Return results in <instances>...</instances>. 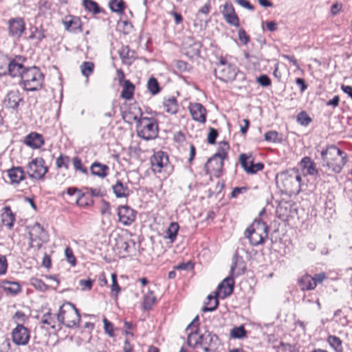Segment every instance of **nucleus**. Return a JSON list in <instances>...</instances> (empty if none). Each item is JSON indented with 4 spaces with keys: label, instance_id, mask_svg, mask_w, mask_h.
<instances>
[{
    "label": "nucleus",
    "instance_id": "1",
    "mask_svg": "<svg viewBox=\"0 0 352 352\" xmlns=\"http://www.w3.org/2000/svg\"><path fill=\"white\" fill-rule=\"evenodd\" d=\"M320 155L322 165L336 173L341 172L347 161L346 153L334 145L327 146Z\"/></svg>",
    "mask_w": 352,
    "mask_h": 352
},
{
    "label": "nucleus",
    "instance_id": "2",
    "mask_svg": "<svg viewBox=\"0 0 352 352\" xmlns=\"http://www.w3.org/2000/svg\"><path fill=\"white\" fill-rule=\"evenodd\" d=\"M276 182L280 190L287 195L298 194L303 185L300 174L294 169L277 174Z\"/></svg>",
    "mask_w": 352,
    "mask_h": 352
},
{
    "label": "nucleus",
    "instance_id": "3",
    "mask_svg": "<svg viewBox=\"0 0 352 352\" xmlns=\"http://www.w3.org/2000/svg\"><path fill=\"white\" fill-rule=\"evenodd\" d=\"M245 236L253 246L263 244L268 236V226L262 220L256 219L245 230Z\"/></svg>",
    "mask_w": 352,
    "mask_h": 352
},
{
    "label": "nucleus",
    "instance_id": "4",
    "mask_svg": "<svg viewBox=\"0 0 352 352\" xmlns=\"http://www.w3.org/2000/svg\"><path fill=\"white\" fill-rule=\"evenodd\" d=\"M80 320L78 310L71 302H65L59 309L57 314L58 325L65 324L67 327H73L78 324Z\"/></svg>",
    "mask_w": 352,
    "mask_h": 352
},
{
    "label": "nucleus",
    "instance_id": "5",
    "mask_svg": "<svg viewBox=\"0 0 352 352\" xmlns=\"http://www.w3.org/2000/svg\"><path fill=\"white\" fill-rule=\"evenodd\" d=\"M44 76L37 67L25 68L22 73L21 81L23 87L29 91H36L42 87Z\"/></svg>",
    "mask_w": 352,
    "mask_h": 352
},
{
    "label": "nucleus",
    "instance_id": "6",
    "mask_svg": "<svg viewBox=\"0 0 352 352\" xmlns=\"http://www.w3.org/2000/svg\"><path fill=\"white\" fill-rule=\"evenodd\" d=\"M138 135L146 140H153L158 135V124L153 118L140 117L136 124Z\"/></svg>",
    "mask_w": 352,
    "mask_h": 352
},
{
    "label": "nucleus",
    "instance_id": "7",
    "mask_svg": "<svg viewBox=\"0 0 352 352\" xmlns=\"http://www.w3.org/2000/svg\"><path fill=\"white\" fill-rule=\"evenodd\" d=\"M238 69L235 65L221 59L214 69L216 76L222 81L230 82L235 79Z\"/></svg>",
    "mask_w": 352,
    "mask_h": 352
},
{
    "label": "nucleus",
    "instance_id": "8",
    "mask_svg": "<svg viewBox=\"0 0 352 352\" xmlns=\"http://www.w3.org/2000/svg\"><path fill=\"white\" fill-rule=\"evenodd\" d=\"M28 174L30 178L42 179L48 171L45 165V160L42 157H36L30 162L27 166Z\"/></svg>",
    "mask_w": 352,
    "mask_h": 352
},
{
    "label": "nucleus",
    "instance_id": "9",
    "mask_svg": "<svg viewBox=\"0 0 352 352\" xmlns=\"http://www.w3.org/2000/svg\"><path fill=\"white\" fill-rule=\"evenodd\" d=\"M168 157L163 151L155 152L151 157V168L154 173L165 171L168 166Z\"/></svg>",
    "mask_w": 352,
    "mask_h": 352
},
{
    "label": "nucleus",
    "instance_id": "10",
    "mask_svg": "<svg viewBox=\"0 0 352 352\" xmlns=\"http://www.w3.org/2000/svg\"><path fill=\"white\" fill-rule=\"evenodd\" d=\"M236 263H234L230 267V276L226 277L218 286V291L219 295L222 294V298H226L229 296L234 289V281L233 279V274Z\"/></svg>",
    "mask_w": 352,
    "mask_h": 352
},
{
    "label": "nucleus",
    "instance_id": "11",
    "mask_svg": "<svg viewBox=\"0 0 352 352\" xmlns=\"http://www.w3.org/2000/svg\"><path fill=\"white\" fill-rule=\"evenodd\" d=\"M116 247L119 250V253L123 254V257L135 252V241L131 239H124L121 236L116 239Z\"/></svg>",
    "mask_w": 352,
    "mask_h": 352
},
{
    "label": "nucleus",
    "instance_id": "12",
    "mask_svg": "<svg viewBox=\"0 0 352 352\" xmlns=\"http://www.w3.org/2000/svg\"><path fill=\"white\" fill-rule=\"evenodd\" d=\"M230 146L227 142H221L219 144L217 153L208 159V164L210 166L213 162L218 161L217 170H219L221 166H223V160L228 158V151Z\"/></svg>",
    "mask_w": 352,
    "mask_h": 352
},
{
    "label": "nucleus",
    "instance_id": "13",
    "mask_svg": "<svg viewBox=\"0 0 352 352\" xmlns=\"http://www.w3.org/2000/svg\"><path fill=\"white\" fill-rule=\"evenodd\" d=\"M12 341L16 345H25L30 340V331L23 324H18L12 332Z\"/></svg>",
    "mask_w": 352,
    "mask_h": 352
},
{
    "label": "nucleus",
    "instance_id": "14",
    "mask_svg": "<svg viewBox=\"0 0 352 352\" xmlns=\"http://www.w3.org/2000/svg\"><path fill=\"white\" fill-rule=\"evenodd\" d=\"M239 161L241 166L248 174H255L257 172L262 170L264 168L263 164H254L252 160H251V157L248 156L244 153L239 155Z\"/></svg>",
    "mask_w": 352,
    "mask_h": 352
},
{
    "label": "nucleus",
    "instance_id": "15",
    "mask_svg": "<svg viewBox=\"0 0 352 352\" xmlns=\"http://www.w3.org/2000/svg\"><path fill=\"white\" fill-rule=\"evenodd\" d=\"M219 344L218 336L210 331H206L202 334L201 346L206 352H215Z\"/></svg>",
    "mask_w": 352,
    "mask_h": 352
},
{
    "label": "nucleus",
    "instance_id": "16",
    "mask_svg": "<svg viewBox=\"0 0 352 352\" xmlns=\"http://www.w3.org/2000/svg\"><path fill=\"white\" fill-rule=\"evenodd\" d=\"M45 236V232L43 226L38 223H35L30 233V246L40 248Z\"/></svg>",
    "mask_w": 352,
    "mask_h": 352
},
{
    "label": "nucleus",
    "instance_id": "17",
    "mask_svg": "<svg viewBox=\"0 0 352 352\" xmlns=\"http://www.w3.org/2000/svg\"><path fill=\"white\" fill-rule=\"evenodd\" d=\"M25 30V23L22 18L16 17L9 20L8 32L10 36L19 38Z\"/></svg>",
    "mask_w": 352,
    "mask_h": 352
},
{
    "label": "nucleus",
    "instance_id": "18",
    "mask_svg": "<svg viewBox=\"0 0 352 352\" xmlns=\"http://www.w3.org/2000/svg\"><path fill=\"white\" fill-rule=\"evenodd\" d=\"M189 111L192 119L204 124L206 121V109L201 103H193L189 105Z\"/></svg>",
    "mask_w": 352,
    "mask_h": 352
},
{
    "label": "nucleus",
    "instance_id": "19",
    "mask_svg": "<svg viewBox=\"0 0 352 352\" xmlns=\"http://www.w3.org/2000/svg\"><path fill=\"white\" fill-rule=\"evenodd\" d=\"M119 221L125 226L130 225L135 219V212L128 206H122L118 209Z\"/></svg>",
    "mask_w": 352,
    "mask_h": 352
},
{
    "label": "nucleus",
    "instance_id": "20",
    "mask_svg": "<svg viewBox=\"0 0 352 352\" xmlns=\"http://www.w3.org/2000/svg\"><path fill=\"white\" fill-rule=\"evenodd\" d=\"M222 14L228 24L234 27L239 26V19L235 13L234 8L231 3H226L224 5Z\"/></svg>",
    "mask_w": 352,
    "mask_h": 352
},
{
    "label": "nucleus",
    "instance_id": "21",
    "mask_svg": "<svg viewBox=\"0 0 352 352\" xmlns=\"http://www.w3.org/2000/svg\"><path fill=\"white\" fill-rule=\"evenodd\" d=\"M63 24L67 31L76 33L82 32V22L79 17L69 15L63 21Z\"/></svg>",
    "mask_w": 352,
    "mask_h": 352
},
{
    "label": "nucleus",
    "instance_id": "22",
    "mask_svg": "<svg viewBox=\"0 0 352 352\" xmlns=\"http://www.w3.org/2000/svg\"><path fill=\"white\" fill-rule=\"evenodd\" d=\"M23 101V98L19 91L12 90L7 94L4 102L7 107L16 109Z\"/></svg>",
    "mask_w": 352,
    "mask_h": 352
},
{
    "label": "nucleus",
    "instance_id": "23",
    "mask_svg": "<svg viewBox=\"0 0 352 352\" xmlns=\"http://www.w3.org/2000/svg\"><path fill=\"white\" fill-rule=\"evenodd\" d=\"M24 142L32 148H40L44 144V140L42 135L32 132L25 137Z\"/></svg>",
    "mask_w": 352,
    "mask_h": 352
},
{
    "label": "nucleus",
    "instance_id": "24",
    "mask_svg": "<svg viewBox=\"0 0 352 352\" xmlns=\"http://www.w3.org/2000/svg\"><path fill=\"white\" fill-rule=\"evenodd\" d=\"M90 170L92 175L100 178H104L109 173V168L105 164L95 162L91 164Z\"/></svg>",
    "mask_w": 352,
    "mask_h": 352
},
{
    "label": "nucleus",
    "instance_id": "25",
    "mask_svg": "<svg viewBox=\"0 0 352 352\" xmlns=\"http://www.w3.org/2000/svg\"><path fill=\"white\" fill-rule=\"evenodd\" d=\"M8 175L12 184H19L25 179V173L20 166L12 167L9 169Z\"/></svg>",
    "mask_w": 352,
    "mask_h": 352
},
{
    "label": "nucleus",
    "instance_id": "26",
    "mask_svg": "<svg viewBox=\"0 0 352 352\" xmlns=\"http://www.w3.org/2000/svg\"><path fill=\"white\" fill-rule=\"evenodd\" d=\"M25 68L24 66L15 60H12L9 61L8 65V73L12 77L20 76L22 78V73L25 71Z\"/></svg>",
    "mask_w": 352,
    "mask_h": 352
},
{
    "label": "nucleus",
    "instance_id": "27",
    "mask_svg": "<svg viewBox=\"0 0 352 352\" xmlns=\"http://www.w3.org/2000/svg\"><path fill=\"white\" fill-rule=\"evenodd\" d=\"M142 114L141 109L134 105L131 107L127 112L124 111L122 113V118L128 122L134 120L138 122V120L142 117Z\"/></svg>",
    "mask_w": 352,
    "mask_h": 352
},
{
    "label": "nucleus",
    "instance_id": "28",
    "mask_svg": "<svg viewBox=\"0 0 352 352\" xmlns=\"http://www.w3.org/2000/svg\"><path fill=\"white\" fill-rule=\"evenodd\" d=\"M113 191L118 198L127 197L129 195V189L127 185H124L120 180H118L116 183L112 186Z\"/></svg>",
    "mask_w": 352,
    "mask_h": 352
},
{
    "label": "nucleus",
    "instance_id": "29",
    "mask_svg": "<svg viewBox=\"0 0 352 352\" xmlns=\"http://www.w3.org/2000/svg\"><path fill=\"white\" fill-rule=\"evenodd\" d=\"M3 210L4 212L1 214V221L6 226L11 229L15 221L14 214L10 206H5Z\"/></svg>",
    "mask_w": 352,
    "mask_h": 352
},
{
    "label": "nucleus",
    "instance_id": "30",
    "mask_svg": "<svg viewBox=\"0 0 352 352\" xmlns=\"http://www.w3.org/2000/svg\"><path fill=\"white\" fill-rule=\"evenodd\" d=\"M164 110L170 114H175L178 111V104L175 98L170 97L164 99L163 102Z\"/></svg>",
    "mask_w": 352,
    "mask_h": 352
},
{
    "label": "nucleus",
    "instance_id": "31",
    "mask_svg": "<svg viewBox=\"0 0 352 352\" xmlns=\"http://www.w3.org/2000/svg\"><path fill=\"white\" fill-rule=\"evenodd\" d=\"M135 90V86L129 80H126L122 85L121 97L125 100H129L133 98Z\"/></svg>",
    "mask_w": 352,
    "mask_h": 352
},
{
    "label": "nucleus",
    "instance_id": "32",
    "mask_svg": "<svg viewBox=\"0 0 352 352\" xmlns=\"http://www.w3.org/2000/svg\"><path fill=\"white\" fill-rule=\"evenodd\" d=\"M229 336L232 339H244L248 337V331L243 325L235 326L230 330Z\"/></svg>",
    "mask_w": 352,
    "mask_h": 352
},
{
    "label": "nucleus",
    "instance_id": "33",
    "mask_svg": "<svg viewBox=\"0 0 352 352\" xmlns=\"http://www.w3.org/2000/svg\"><path fill=\"white\" fill-rule=\"evenodd\" d=\"M198 328L196 327V329L189 333L187 344L188 346H192L193 348L197 347L198 345H201L202 344V334H198Z\"/></svg>",
    "mask_w": 352,
    "mask_h": 352
},
{
    "label": "nucleus",
    "instance_id": "34",
    "mask_svg": "<svg viewBox=\"0 0 352 352\" xmlns=\"http://www.w3.org/2000/svg\"><path fill=\"white\" fill-rule=\"evenodd\" d=\"M0 285L5 291L12 294H16L21 291V286L16 282L3 280L1 282Z\"/></svg>",
    "mask_w": 352,
    "mask_h": 352
},
{
    "label": "nucleus",
    "instance_id": "35",
    "mask_svg": "<svg viewBox=\"0 0 352 352\" xmlns=\"http://www.w3.org/2000/svg\"><path fill=\"white\" fill-rule=\"evenodd\" d=\"M291 206L287 202H280L276 208V214L282 220H285L289 215Z\"/></svg>",
    "mask_w": 352,
    "mask_h": 352
},
{
    "label": "nucleus",
    "instance_id": "36",
    "mask_svg": "<svg viewBox=\"0 0 352 352\" xmlns=\"http://www.w3.org/2000/svg\"><path fill=\"white\" fill-rule=\"evenodd\" d=\"M82 6L87 11L93 14H98L102 12L98 3L93 0H83Z\"/></svg>",
    "mask_w": 352,
    "mask_h": 352
},
{
    "label": "nucleus",
    "instance_id": "37",
    "mask_svg": "<svg viewBox=\"0 0 352 352\" xmlns=\"http://www.w3.org/2000/svg\"><path fill=\"white\" fill-rule=\"evenodd\" d=\"M179 226L177 222H171L166 230V238L170 240V243H173L176 239L177 236Z\"/></svg>",
    "mask_w": 352,
    "mask_h": 352
},
{
    "label": "nucleus",
    "instance_id": "38",
    "mask_svg": "<svg viewBox=\"0 0 352 352\" xmlns=\"http://www.w3.org/2000/svg\"><path fill=\"white\" fill-rule=\"evenodd\" d=\"M208 302L206 305L202 308L204 312L212 311L217 308L219 300L216 296L209 295L207 298Z\"/></svg>",
    "mask_w": 352,
    "mask_h": 352
},
{
    "label": "nucleus",
    "instance_id": "39",
    "mask_svg": "<svg viewBox=\"0 0 352 352\" xmlns=\"http://www.w3.org/2000/svg\"><path fill=\"white\" fill-rule=\"evenodd\" d=\"M41 322L43 324L50 327L52 329L56 328L57 321V316H52L50 312H47L43 315Z\"/></svg>",
    "mask_w": 352,
    "mask_h": 352
},
{
    "label": "nucleus",
    "instance_id": "40",
    "mask_svg": "<svg viewBox=\"0 0 352 352\" xmlns=\"http://www.w3.org/2000/svg\"><path fill=\"white\" fill-rule=\"evenodd\" d=\"M327 278V276L324 272H320L316 274L314 276L311 277L309 280V290L314 289L317 285L322 284L324 280Z\"/></svg>",
    "mask_w": 352,
    "mask_h": 352
},
{
    "label": "nucleus",
    "instance_id": "41",
    "mask_svg": "<svg viewBox=\"0 0 352 352\" xmlns=\"http://www.w3.org/2000/svg\"><path fill=\"white\" fill-rule=\"evenodd\" d=\"M133 53L128 47H123L119 52L122 62L127 65H130L132 63Z\"/></svg>",
    "mask_w": 352,
    "mask_h": 352
},
{
    "label": "nucleus",
    "instance_id": "42",
    "mask_svg": "<svg viewBox=\"0 0 352 352\" xmlns=\"http://www.w3.org/2000/svg\"><path fill=\"white\" fill-rule=\"evenodd\" d=\"M218 164H219L218 161L217 160V162H213L210 166H208V160L205 164V168H206L207 173L211 174L216 177H220L222 170H223V166H221L219 170H216V169H217V166Z\"/></svg>",
    "mask_w": 352,
    "mask_h": 352
},
{
    "label": "nucleus",
    "instance_id": "43",
    "mask_svg": "<svg viewBox=\"0 0 352 352\" xmlns=\"http://www.w3.org/2000/svg\"><path fill=\"white\" fill-rule=\"evenodd\" d=\"M147 88L153 95L157 94L161 90L157 80L154 77H151L148 79L147 82Z\"/></svg>",
    "mask_w": 352,
    "mask_h": 352
},
{
    "label": "nucleus",
    "instance_id": "44",
    "mask_svg": "<svg viewBox=\"0 0 352 352\" xmlns=\"http://www.w3.org/2000/svg\"><path fill=\"white\" fill-rule=\"evenodd\" d=\"M109 6L112 12L121 13L124 8V2L123 0H109Z\"/></svg>",
    "mask_w": 352,
    "mask_h": 352
},
{
    "label": "nucleus",
    "instance_id": "45",
    "mask_svg": "<svg viewBox=\"0 0 352 352\" xmlns=\"http://www.w3.org/2000/svg\"><path fill=\"white\" fill-rule=\"evenodd\" d=\"M94 64L92 62L85 61L80 65V71L82 76L88 80V77L94 72Z\"/></svg>",
    "mask_w": 352,
    "mask_h": 352
},
{
    "label": "nucleus",
    "instance_id": "46",
    "mask_svg": "<svg viewBox=\"0 0 352 352\" xmlns=\"http://www.w3.org/2000/svg\"><path fill=\"white\" fill-rule=\"evenodd\" d=\"M30 284L35 289L41 292H45L49 288V287L41 279L38 278H32L30 279Z\"/></svg>",
    "mask_w": 352,
    "mask_h": 352
},
{
    "label": "nucleus",
    "instance_id": "47",
    "mask_svg": "<svg viewBox=\"0 0 352 352\" xmlns=\"http://www.w3.org/2000/svg\"><path fill=\"white\" fill-rule=\"evenodd\" d=\"M327 340L331 346L336 351L338 352L342 351V340L338 337L336 336H329Z\"/></svg>",
    "mask_w": 352,
    "mask_h": 352
},
{
    "label": "nucleus",
    "instance_id": "48",
    "mask_svg": "<svg viewBox=\"0 0 352 352\" xmlns=\"http://www.w3.org/2000/svg\"><path fill=\"white\" fill-rule=\"evenodd\" d=\"M69 157L67 155H60L56 160V165L58 168H65L68 169Z\"/></svg>",
    "mask_w": 352,
    "mask_h": 352
},
{
    "label": "nucleus",
    "instance_id": "49",
    "mask_svg": "<svg viewBox=\"0 0 352 352\" xmlns=\"http://www.w3.org/2000/svg\"><path fill=\"white\" fill-rule=\"evenodd\" d=\"M156 298L152 292L146 294L144 299V307L146 309H150L155 304Z\"/></svg>",
    "mask_w": 352,
    "mask_h": 352
},
{
    "label": "nucleus",
    "instance_id": "50",
    "mask_svg": "<svg viewBox=\"0 0 352 352\" xmlns=\"http://www.w3.org/2000/svg\"><path fill=\"white\" fill-rule=\"evenodd\" d=\"M33 29L34 30L29 36L30 39H37L41 41L45 37L44 31L42 29H38L36 27H34Z\"/></svg>",
    "mask_w": 352,
    "mask_h": 352
},
{
    "label": "nucleus",
    "instance_id": "51",
    "mask_svg": "<svg viewBox=\"0 0 352 352\" xmlns=\"http://www.w3.org/2000/svg\"><path fill=\"white\" fill-rule=\"evenodd\" d=\"M102 322L104 323V332L109 336L113 337V324L109 321L105 317L103 318Z\"/></svg>",
    "mask_w": 352,
    "mask_h": 352
},
{
    "label": "nucleus",
    "instance_id": "52",
    "mask_svg": "<svg viewBox=\"0 0 352 352\" xmlns=\"http://www.w3.org/2000/svg\"><path fill=\"white\" fill-rule=\"evenodd\" d=\"M65 254L68 263H69L73 267L76 265V259L73 254V250L71 248L67 247L65 250Z\"/></svg>",
    "mask_w": 352,
    "mask_h": 352
},
{
    "label": "nucleus",
    "instance_id": "53",
    "mask_svg": "<svg viewBox=\"0 0 352 352\" xmlns=\"http://www.w3.org/2000/svg\"><path fill=\"white\" fill-rule=\"evenodd\" d=\"M111 281H112V284L111 286V292L116 297L118 296V294L120 291V287L118 283L117 275L115 273H113V274H111Z\"/></svg>",
    "mask_w": 352,
    "mask_h": 352
},
{
    "label": "nucleus",
    "instance_id": "54",
    "mask_svg": "<svg viewBox=\"0 0 352 352\" xmlns=\"http://www.w3.org/2000/svg\"><path fill=\"white\" fill-rule=\"evenodd\" d=\"M256 82H258L261 86L266 87H269L272 84V81L270 78L265 74H262L256 78Z\"/></svg>",
    "mask_w": 352,
    "mask_h": 352
},
{
    "label": "nucleus",
    "instance_id": "55",
    "mask_svg": "<svg viewBox=\"0 0 352 352\" xmlns=\"http://www.w3.org/2000/svg\"><path fill=\"white\" fill-rule=\"evenodd\" d=\"M278 133L275 131H270L265 133V140L267 142H276L278 141Z\"/></svg>",
    "mask_w": 352,
    "mask_h": 352
},
{
    "label": "nucleus",
    "instance_id": "56",
    "mask_svg": "<svg viewBox=\"0 0 352 352\" xmlns=\"http://www.w3.org/2000/svg\"><path fill=\"white\" fill-rule=\"evenodd\" d=\"M73 165L76 170L86 173L87 169L82 165L81 160L78 157H74L72 160Z\"/></svg>",
    "mask_w": 352,
    "mask_h": 352
},
{
    "label": "nucleus",
    "instance_id": "57",
    "mask_svg": "<svg viewBox=\"0 0 352 352\" xmlns=\"http://www.w3.org/2000/svg\"><path fill=\"white\" fill-rule=\"evenodd\" d=\"M276 352H296L294 347L289 344L280 343L276 348Z\"/></svg>",
    "mask_w": 352,
    "mask_h": 352
},
{
    "label": "nucleus",
    "instance_id": "58",
    "mask_svg": "<svg viewBox=\"0 0 352 352\" xmlns=\"http://www.w3.org/2000/svg\"><path fill=\"white\" fill-rule=\"evenodd\" d=\"M8 59L5 57H0V76L7 74Z\"/></svg>",
    "mask_w": 352,
    "mask_h": 352
},
{
    "label": "nucleus",
    "instance_id": "59",
    "mask_svg": "<svg viewBox=\"0 0 352 352\" xmlns=\"http://www.w3.org/2000/svg\"><path fill=\"white\" fill-rule=\"evenodd\" d=\"M8 269V262L6 257L0 254V275H3L6 273Z\"/></svg>",
    "mask_w": 352,
    "mask_h": 352
},
{
    "label": "nucleus",
    "instance_id": "60",
    "mask_svg": "<svg viewBox=\"0 0 352 352\" xmlns=\"http://www.w3.org/2000/svg\"><path fill=\"white\" fill-rule=\"evenodd\" d=\"M297 122L303 126L308 125V114L305 111H301L297 116Z\"/></svg>",
    "mask_w": 352,
    "mask_h": 352
},
{
    "label": "nucleus",
    "instance_id": "61",
    "mask_svg": "<svg viewBox=\"0 0 352 352\" xmlns=\"http://www.w3.org/2000/svg\"><path fill=\"white\" fill-rule=\"evenodd\" d=\"M218 133L217 131L213 128L210 129V131L208 134V142L210 144H214L216 139L217 138Z\"/></svg>",
    "mask_w": 352,
    "mask_h": 352
},
{
    "label": "nucleus",
    "instance_id": "62",
    "mask_svg": "<svg viewBox=\"0 0 352 352\" xmlns=\"http://www.w3.org/2000/svg\"><path fill=\"white\" fill-rule=\"evenodd\" d=\"M79 285L82 290H90L92 287L93 280H80Z\"/></svg>",
    "mask_w": 352,
    "mask_h": 352
},
{
    "label": "nucleus",
    "instance_id": "63",
    "mask_svg": "<svg viewBox=\"0 0 352 352\" xmlns=\"http://www.w3.org/2000/svg\"><path fill=\"white\" fill-rule=\"evenodd\" d=\"M298 285L302 290H308V276L307 274L298 280Z\"/></svg>",
    "mask_w": 352,
    "mask_h": 352
},
{
    "label": "nucleus",
    "instance_id": "64",
    "mask_svg": "<svg viewBox=\"0 0 352 352\" xmlns=\"http://www.w3.org/2000/svg\"><path fill=\"white\" fill-rule=\"evenodd\" d=\"M100 212L102 215L109 216L111 214L110 205L107 201H103L100 208Z\"/></svg>",
    "mask_w": 352,
    "mask_h": 352
}]
</instances>
